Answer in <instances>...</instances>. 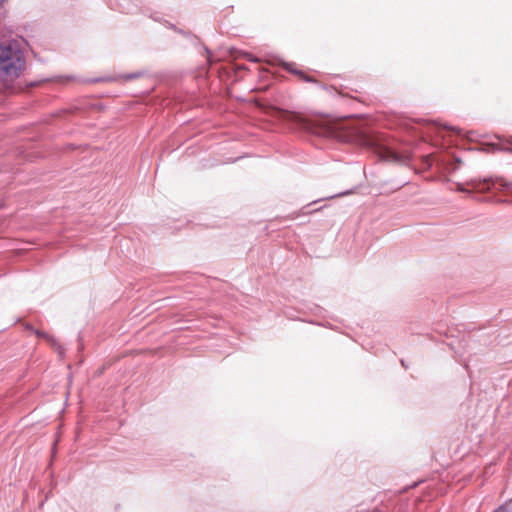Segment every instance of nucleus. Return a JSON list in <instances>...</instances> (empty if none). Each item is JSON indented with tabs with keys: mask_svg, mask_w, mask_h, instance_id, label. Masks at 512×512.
Here are the masks:
<instances>
[{
	"mask_svg": "<svg viewBox=\"0 0 512 512\" xmlns=\"http://www.w3.org/2000/svg\"><path fill=\"white\" fill-rule=\"evenodd\" d=\"M24 66V55L16 41L0 44V79L17 78Z\"/></svg>",
	"mask_w": 512,
	"mask_h": 512,
	"instance_id": "nucleus-1",
	"label": "nucleus"
},
{
	"mask_svg": "<svg viewBox=\"0 0 512 512\" xmlns=\"http://www.w3.org/2000/svg\"><path fill=\"white\" fill-rule=\"evenodd\" d=\"M381 157L385 161L399 163V164H407L410 160V157L406 154H399L389 148H384L381 152Z\"/></svg>",
	"mask_w": 512,
	"mask_h": 512,
	"instance_id": "nucleus-2",
	"label": "nucleus"
},
{
	"mask_svg": "<svg viewBox=\"0 0 512 512\" xmlns=\"http://www.w3.org/2000/svg\"><path fill=\"white\" fill-rule=\"evenodd\" d=\"M31 330L35 333V335H37L38 337H41V338H44L46 339L47 341H49L51 343V345L57 350L58 354L60 356H63L64 355V348L57 342V340L50 336L48 333L44 332V331H41V330H38V329H33L31 328Z\"/></svg>",
	"mask_w": 512,
	"mask_h": 512,
	"instance_id": "nucleus-3",
	"label": "nucleus"
},
{
	"mask_svg": "<svg viewBox=\"0 0 512 512\" xmlns=\"http://www.w3.org/2000/svg\"><path fill=\"white\" fill-rule=\"evenodd\" d=\"M491 182L492 180L487 178H484L482 180L472 179L468 184L472 187V189L479 192H484L490 189Z\"/></svg>",
	"mask_w": 512,
	"mask_h": 512,
	"instance_id": "nucleus-4",
	"label": "nucleus"
},
{
	"mask_svg": "<svg viewBox=\"0 0 512 512\" xmlns=\"http://www.w3.org/2000/svg\"><path fill=\"white\" fill-rule=\"evenodd\" d=\"M293 65L294 64H292V63H286L284 65V68H285V70H287L295 75H299L305 82H315V80L313 78H311L308 75H305L302 71H300L298 69H294Z\"/></svg>",
	"mask_w": 512,
	"mask_h": 512,
	"instance_id": "nucleus-5",
	"label": "nucleus"
},
{
	"mask_svg": "<svg viewBox=\"0 0 512 512\" xmlns=\"http://www.w3.org/2000/svg\"><path fill=\"white\" fill-rule=\"evenodd\" d=\"M494 512H512V502L507 501L504 504L500 505Z\"/></svg>",
	"mask_w": 512,
	"mask_h": 512,
	"instance_id": "nucleus-6",
	"label": "nucleus"
},
{
	"mask_svg": "<svg viewBox=\"0 0 512 512\" xmlns=\"http://www.w3.org/2000/svg\"><path fill=\"white\" fill-rule=\"evenodd\" d=\"M141 75H142V73H140V72L139 73H131V74L124 75L123 78L125 80H132V79L140 77Z\"/></svg>",
	"mask_w": 512,
	"mask_h": 512,
	"instance_id": "nucleus-7",
	"label": "nucleus"
},
{
	"mask_svg": "<svg viewBox=\"0 0 512 512\" xmlns=\"http://www.w3.org/2000/svg\"><path fill=\"white\" fill-rule=\"evenodd\" d=\"M423 163H424V165H426L427 167H431V166H432V162H431V157H430V155L423 156Z\"/></svg>",
	"mask_w": 512,
	"mask_h": 512,
	"instance_id": "nucleus-8",
	"label": "nucleus"
},
{
	"mask_svg": "<svg viewBox=\"0 0 512 512\" xmlns=\"http://www.w3.org/2000/svg\"><path fill=\"white\" fill-rule=\"evenodd\" d=\"M443 128L447 129V130H452V131L457 132V133L460 132V129H458L456 127L448 126V125H444Z\"/></svg>",
	"mask_w": 512,
	"mask_h": 512,
	"instance_id": "nucleus-9",
	"label": "nucleus"
},
{
	"mask_svg": "<svg viewBox=\"0 0 512 512\" xmlns=\"http://www.w3.org/2000/svg\"><path fill=\"white\" fill-rule=\"evenodd\" d=\"M458 190H459V191H461V192L470 193V191H469V190H467V189L463 188L462 186H459V187H458Z\"/></svg>",
	"mask_w": 512,
	"mask_h": 512,
	"instance_id": "nucleus-10",
	"label": "nucleus"
},
{
	"mask_svg": "<svg viewBox=\"0 0 512 512\" xmlns=\"http://www.w3.org/2000/svg\"><path fill=\"white\" fill-rule=\"evenodd\" d=\"M346 194H348V192L339 193V194H337V196H343V195H346ZM334 197H336V195L330 196L329 198H334Z\"/></svg>",
	"mask_w": 512,
	"mask_h": 512,
	"instance_id": "nucleus-11",
	"label": "nucleus"
},
{
	"mask_svg": "<svg viewBox=\"0 0 512 512\" xmlns=\"http://www.w3.org/2000/svg\"><path fill=\"white\" fill-rule=\"evenodd\" d=\"M405 184H406V182L401 183V184L398 186V188H400V187L404 186Z\"/></svg>",
	"mask_w": 512,
	"mask_h": 512,
	"instance_id": "nucleus-12",
	"label": "nucleus"
}]
</instances>
